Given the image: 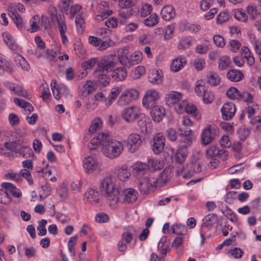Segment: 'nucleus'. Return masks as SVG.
I'll list each match as a JSON object with an SVG mask.
<instances>
[{"mask_svg": "<svg viewBox=\"0 0 261 261\" xmlns=\"http://www.w3.org/2000/svg\"><path fill=\"white\" fill-rule=\"evenodd\" d=\"M234 17L242 22H246L248 19V16L243 10H235L234 11Z\"/></svg>", "mask_w": 261, "mask_h": 261, "instance_id": "nucleus-48", "label": "nucleus"}, {"mask_svg": "<svg viewBox=\"0 0 261 261\" xmlns=\"http://www.w3.org/2000/svg\"><path fill=\"white\" fill-rule=\"evenodd\" d=\"M187 61L185 58L182 57H177L173 60L170 65V69L174 72L179 71L186 64Z\"/></svg>", "mask_w": 261, "mask_h": 261, "instance_id": "nucleus-20", "label": "nucleus"}, {"mask_svg": "<svg viewBox=\"0 0 261 261\" xmlns=\"http://www.w3.org/2000/svg\"><path fill=\"white\" fill-rule=\"evenodd\" d=\"M162 71L159 70L153 71L149 76V81L154 84H160L162 83Z\"/></svg>", "mask_w": 261, "mask_h": 261, "instance_id": "nucleus-33", "label": "nucleus"}, {"mask_svg": "<svg viewBox=\"0 0 261 261\" xmlns=\"http://www.w3.org/2000/svg\"><path fill=\"white\" fill-rule=\"evenodd\" d=\"M138 180L139 190L144 194L149 193L156 186L157 179L152 177L144 176Z\"/></svg>", "mask_w": 261, "mask_h": 261, "instance_id": "nucleus-4", "label": "nucleus"}, {"mask_svg": "<svg viewBox=\"0 0 261 261\" xmlns=\"http://www.w3.org/2000/svg\"><path fill=\"white\" fill-rule=\"evenodd\" d=\"M214 100V95L211 91H204L203 101L205 103H211Z\"/></svg>", "mask_w": 261, "mask_h": 261, "instance_id": "nucleus-54", "label": "nucleus"}, {"mask_svg": "<svg viewBox=\"0 0 261 261\" xmlns=\"http://www.w3.org/2000/svg\"><path fill=\"white\" fill-rule=\"evenodd\" d=\"M158 19L156 14H152L144 20L145 25L147 27H153L158 22Z\"/></svg>", "mask_w": 261, "mask_h": 261, "instance_id": "nucleus-45", "label": "nucleus"}, {"mask_svg": "<svg viewBox=\"0 0 261 261\" xmlns=\"http://www.w3.org/2000/svg\"><path fill=\"white\" fill-rule=\"evenodd\" d=\"M185 109L188 114L192 115L193 117L197 120L200 119L201 116L198 114L197 108L192 103H188L184 102Z\"/></svg>", "mask_w": 261, "mask_h": 261, "instance_id": "nucleus-29", "label": "nucleus"}, {"mask_svg": "<svg viewBox=\"0 0 261 261\" xmlns=\"http://www.w3.org/2000/svg\"><path fill=\"white\" fill-rule=\"evenodd\" d=\"M94 76L97 79V83L103 87L107 86L111 81L110 77L107 75V73L98 70L94 71Z\"/></svg>", "mask_w": 261, "mask_h": 261, "instance_id": "nucleus-16", "label": "nucleus"}, {"mask_svg": "<svg viewBox=\"0 0 261 261\" xmlns=\"http://www.w3.org/2000/svg\"><path fill=\"white\" fill-rule=\"evenodd\" d=\"M192 44L191 40L187 38L181 39L178 43V48L185 50L188 48Z\"/></svg>", "mask_w": 261, "mask_h": 261, "instance_id": "nucleus-57", "label": "nucleus"}, {"mask_svg": "<svg viewBox=\"0 0 261 261\" xmlns=\"http://www.w3.org/2000/svg\"><path fill=\"white\" fill-rule=\"evenodd\" d=\"M99 192L93 189H89L85 194L86 201L92 204H96L99 203Z\"/></svg>", "mask_w": 261, "mask_h": 261, "instance_id": "nucleus-15", "label": "nucleus"}, {"mask_svg": "<svg viewBox=\"0 0 261 261\" xmlns=\"http://www.w3.org/2000/svg\"><path fill=\"white\" fill-rule=\"evenodd\" d=\"M130 242V234L128 231H125L122 234V239L118 244V249L120 251H123L126 248V243Z\"/></svg>", "mask_w": 261, "mask_h": 261, "instance_id": "nucleus-30", "label": "nucleus"}, {"mask_svg": "<svg viewBox=\"0 0 261 261\" xmlns=\"http://www.w3.org/2000/svg\"><path fill=\"white\" fill-rule=\"evenodd\" d=\"M218 63V68L220 70L225 69L228 67L229 65V59L227 57L223 56L219 59Z\"/></svg>", "mask_w": 261, "mask_h": 261, "instance_id": "nucleus-55", "label": "nucleus"}, {"mask_svg": "<svg viewBox=\"0 0 261 261\" xmlns=\"http://www.w3.org/2000/svg\"><path fill=\"white\" fill-rule=\"evenodd\" d=\"M217 130L211 125H207L201 134V142L203 145H207L214 141L217 136Z\"/></svg>", "mask_w": 261, "mask_h": 261, "instance_id": "nucleus-5", "label": "nucleus"}, {"mask_svg": "<svg viewBox=\"0 0 261 261\" xmlns=\"http://www.w3.org/2000/svg\"><path fill=\"white\" fill-rule=\"evenodd\" d=\"M83 167L87 173H91L98 168V163L92 156H89L83 161Z\"/></svg>", "mask_w": 261, "mask_h": 261, "instance_id": "nucleus-13", "label": "nucleus"}, {"mask_svg": "<svg viewBox=\"0 0 261 261\" xmlns=\"http://www.w3.org/2000/svg\"><path fill=\"white\" fill-rule=\"evenodd\" d=\"M102 126V121L99 118L94 119L89 128V132L93 134L96 132L97 129L100 128Z\"/></svg>", "mask_w": 261, "mask_h": 261, "instance_id": "nucleus-43", "label": "nucleus"}, {"mask_svg": "<svg viewBox=\"0 0 261 261\" xmlns=\"http://www.w3.org/2000/svg\"><path fill=\"white\" fill-rule=\"evenodd\" d=\"M12 90L19 96L24 97L29 99L31 98V95L29 94L27 91L23 90L21 87L19 86H14L13 87Z\"/></svg>", "mask_w": 261, "mask_h": 261, "instance_id": "nucleus-47", "label": "nucleus"}, {"mask_svg": "<svg viewBox=\"0 0 261 261\" xmlns=\"http://www.w3.org/2000/svg\"><path fill=\"white\" fill-rule=\"evenodd\" d=\"M56 18L58 22L57 28L61 36L62 42L64 44H66L68 43V41L65 35V32L67 31V28L65 18L64 16L60 15L56 16Z\"/></svg>", "mask_w": 261, "mask_h": 261, "instance_id": "nucleus-12", "label": "nucleus"}, {"mask_svg": "<svg viewBox=\"0 0 261 261\" xmlns=\"http://www.w3.org/2000/svg\"><path fill=\"white\" fill-rule=\"evenodd\" d=\"M190 169H188L183 175L184 178H187L193 175L194 173H199L201 171V166L199 163H192L190 164Z\"/></svg>", "mask_w": 261, "mask_h": 261, "instance_id": "nucleus-26", "label": "nucleus"}, {"mask_svg": "<svg viewBox=\"0 0 261 261\" xmlns=\"http://www.w3.org/2000/svg\"><path fill=\"white\" fill-rule=\"evenodd\" d=\"M132 167L133 176L138 179L143 178L148 171V167L146 166V164L141 162H136Z\"/></svg>", "mask_w": 261, "mask_h": 261, "instance_id": "nucleus-11", "label": "nucleus"}, {"mask_svg": "<svg viewBox=\"0 0 261 261\" xmlns=\"http://www.w3.org/2000/svg\"><path fill=\"white\" fill-rule=\"evenodd\" d=\"M151 148L153 153L159 154L162 152L165 145V138L161 133L156 134L153 137Z\"/></svg>", "mask_w": 261, "mask_h": 261, "instance_id": "nucleus-7", "label": "nucleus"}, {"mask_svg": "<svg viewBox=\"0 0 261 261\" xmlns=\"http://www.w3.org/2000/svg\"><path fill=\"white\" fill-rule=\"evenodd\" d=\"M120 93V90L117 88L112 89L109 96L108 97L109 105H111L113 100H114Z\"/></svg>", "mask_w": 261, "mask_h": 261, "instance_id": "nucleus-63", "label": "nucleus"}, {"mask_svg": "<svg viewBox=\"0 0 261 261\" xmlns=\"http://www.w3.org/2000/svg\"><path fill=\"white\" fill-rule=\"evenodd\" d=\"M213 41L217 46L221 48L223 47L225 44L224 38L218 35H216L213 37Z\"/></svg>", "mask_w": 261, "mask_h": 261, "instance_id": "nucleus-61", "label": "nucleus"}, {"mask_svg": "<svg viewBox=\"0 0 261 261\" xmlns=\"http://www.w3.org/2000/svg\"><path fill=\"white\" fill-rule=\"evenodd\" d=\"M46 224L47 221L46 220L42 219L39 222V224L37 228L38 231H39V236H43L46 234L47 231L45 228Z\"/></svg>", "mask_w": 261, "mask_h": 261, "instance_id": "nucleus-51", "label": "nucleus"}, {"mask_svg": "<svg viewBox=\"0 0 261 261\" xmlns=\"http://www.w3.org/2000/svg\"><path fill=\"white\" fill-rule=\"evenodd\" d=\"M113 140L110 138L108 134L100 133L96 138L92 139V143H97L98 145L101 146V147H103L109 144L110 142H112Z\"/></svg>", "mask_w": 261, "mask_h": 261, "instance_id": "nucleus-17", "label": "nucleus"}, {"mask_svg": "<svg viewBox=\"0 0 261 261\" xmlns=\"http://www.w3.org/2000/svg\"><path fill=\"white\" fill-rule=\"evenodd\" d=\"M166 135L168 139L171 141H175L177 139L176 131L172 128H168L166 130Z\"/></svg>", "mask_w": 261, "mask_h": 261, "instance_id": "nucleus-64", "label": "nucleus"}, {"mask_svg": "<svg viewBox=\"0 0 261 261\" xmlns=\"http://www.w3.org/2000/svg\"><path fill=\"white\" fill-rule=\"evenodd\" d=\"M2 35L5 42L11 49L16 50L17 48V44L10 34L5 32Z\"/></svg>", "mask_w": 261, "mask_h": 261, "instance_id": "nucleus-32", "label": "nucleus"}, {"mask_svg": "<svg viewBox=\"0 0 261 261\" xmlns=\"http://www.w3.org/2000/svg\"><path fill=\"white\" fill-rule=\"evenodd\" d=\"M150 115L151 116L154 122H160L165 114V109L160 106H155L154 107H152Z\"/></svg>", "mask_w": 261, "mask_h": 261, "instance_id": "nucleus-18", "label": "nucleus"}, {"mask_svg": "<svg viewBox=\"0 0 261 261\" xmlns=\"http://www.w3.org/2000/svg\"><path fill=\"white\" fill-rule=\"evenodd\" d=\"M226 76L230 81L238 82L243 79L244 74L242 71L239 70L230 69L228 71Z\"/></svg>", "mask_w": 261, "mask_h": 261, "instance_id": "nucleus-23", "label": "nucleus"}, {"mask_svg": "<svg viewBox=\"0 0 261 261\" xmlns=\"http://www.w3.org/2000/svg\"><path fill=\"white\" fill-rule=\"evenodd\" d=\"M4 71L11 73L13 71L12 65L7 60L3 59L0 64V74H3Z\"/></svg>", "mask_w": 261, "mask_h": 261, "instance_id": "nucleus-46", "label": "nucleus"}, {"mask_svg": "<svg viewBox=\"0 0 261 261\" xmlns=\"http://www.w3.org/2000/svg\"><path fill=\"white\" fill-rule=\"evenodd\" d=\"M236 111V106L231 102H226L221 109L222 117L224 120H229L232 118Z\"/></svg>", "mask_w": 261, "mask_h": 261, "instance_id": "nucleus-9", "label": "nucleus"}, {"mask_svg": "<svg viewBox=\"0 0 261 261\" xmlns=\"http://www.w3.org/2000/svg\"><path fill=\"white\" fill-rule=\"evenodd\" d=\"M75 21L78 33L82 34L85 28V23L84 18L81 15H79L76 17Z\"/></svg>", "mask_w": 261, "mask_h": 261, "instance_id": "nucleus-41", "label": "nucleus"}, {"mask_svg": "<svg viewBox=\"0 0 261 261\" xmlns=\"http://www.w3.org/2000/svg\"><path fill=\"white\" fill-rule=\"evenodd\" d=\"M218 220V216L215 214H210L206 215L204 219H203L204 222L202 225V226H209L214 224Z\"/></svg>", "mask_w": 261, "mask_h": 261, "instance_id": "nucleus-37", "label": "nucleus"}, {"mask_svg": "<svg viewBox=\"0 0 261 261\" xmlns=\"http://www.w3.org/2000/svg\"><path fill=\"white\" fill-rule=\"evenodd\" d=\"M143 54L140 51H135L134 55L132 56V65L139 63L142 60Z\"/></svg>", "mask_w": 261, "mask_h": 261, "instance_id": "nucleus-58", "label": "nucleus"}, {"mask_svg": "<svg viewBox=\"0 0 261 261\" xmlns=\"http://www.w3.org/2000/svg\"><path fill=\"white\" fill-rule=\"evenodd\" d=\"M111 75L113 78L117 81H122L126 77V72L123 68H116L115 70H113Z\"/></svg>", "mask_w": 261, "mask_h": 261, "instance_id": "nucleus-34", "label": "nucleus"}, {"mask_svg": "<svg viewBox=\"0 0 261 261\" xmlns=\"http://www.w3.org/2000/svg\"><path fill=\"white\" fill-rule=\"evenodd\" d=\"M118 61L127 67L130 66V54L129 47L122 49L121 54H119L118 57H106L98 60L96 70L107 73L111 72L116 67Z\"/></svg>", "mask_w": 261, "mask_h": 261, "instance_id": "nucleus-1", "label": "nucleus"}, {"mask_svg": "<svg viewBox=\"0 0 261 261\" xmlns=\"http://www.w3.org/2000/svg\"><path fill=\"white\" fill-rule=\"evenodd\" d=\"M230 18V15L227 11L221 12L217 17V23L222 24L228 21Z\"/></svg>", "mask_w": 261, "mask_h": 261, "instance_id": "nucleus-50", "label": "nucleus"}, {"mask_svg": "<svg viewBox=\"0 0 261 261\" xmlns=\"http://www.w3.org/2000/svg\"><path fill=\"white\" fill-rule=\"evenodd\" d=\"M2 187L15 197H19L21 195L20 191L16 188L14 185L10 182H4L2 184Z\"/></svg>", "mask_w": 261, "mask_h": 261, "instance_id": "nucleus-25", "label": "nucleus"}, {"mask_svg": "<svg viewBox=\"0 0 261 261\" xmlns=\"http://www.w3.org/2000/svg\"><path fill=\"white\" fill-rule=\"evenodd\" d=\"M172 233L177 235L184 236L187 233L186 226L181 224H175L172 226Z\"/></svg>", "mask_w": 261, "mask_h": 261, "instance_id": "nucleus-38", "label": "nucleus"}, {"mask_svg": "<svg viewBox=\"0 0 261 261\" xmlns=\"http://www.w3.org/2000/svg\"><path fill=\"white\" fill-rule=\"evenodd\" d=\"M220 79L218 75L215 72L210 73L208 76V82L212 86H216L220 83Z\"/></svg>", "mask_w": 261, "mask_h": 261, "instance_id": "nucleus-52", "label": "nucleus"}, {"mask_svg": "<svg viewBox=\"0 0 261 261\" xmlns=\"http://www.w3.org/2000/svg\"><path fill=\"white\" fill-rule=\"evenodd\" d=\"M187 155V149L179 147L175 154L176 162L180 164L183 163L186 159Z\"/></svg>", "mask_w": 261, "mask_h": 261, "instance_id": "nucleus-35", "label": "nucleus"}, {"mask_svg": "<svg viewBox=\"0 0 261 261\" xmlns=\"http://www.w3.org/2000/svg\"><path fill=\"white\" fill-rule=\"evenodd\" d=\"M118 202L124 204H129L130 203V188H126L121 191Z\"/></svg>", "mask_w": 261, "mask_h": 261, "instance_id": "nucleus-28", "label": "nucleus"}, {"mask_svg": "<svg viewBox=\"0 0 261 261\" xmlns=\"http://www.w3.org/2000/svg\"><path fill=\"white\" fill-rule=\"evenodd\" d=\"M118 179L122 181L125 182L129 180L130 176V172L127 165H124L119 168L116 172Z\"/></svg>", "mask_w": 261, "mask_h": 261, "instance_id": "nucleus-14", "label": "nucleus"}, {"mask_svg": "<svg viewBox=\"0 0 261 261\" xmlns=\"http://www.w3.org/2000/svg\"><path fill=\"white\" fill-rule=\"evenodd\" d=\"M182 138L180 140L179 147L186 148L190 146L193 142L194 137L193 135L182 136Z\"/></svg>", "mask_w": 261, "mask_h": 261, "instance_id": "nucleus-36", "label": "nucleus"}, {"mask_svg": "<svg viewBox=\"0 0 261 261\" xmlns=\"http://www.w3.org/2000/svg\"><path fill=\"white\" fill-rule=\"evenodd\" d=\"M121 7L119 10V15L121 17L120 22L125 23V19H128L130 16V0H124L121 1L120 3Z\"/></svg>", "mask_w": 261, "mask_h": 261, "instance_id": "nucleus-10", "label": "nucleus"}, {"mask_svg": "<svg viewBox=\"0 0 261 261\" xmlns=\"http://www.w3.org/2000/svg\"><path fill=\"white\" fill-rule=\"evenodd\" d=\"M123 149L122 143L115 140L110 142L106 147H101V151L103 154L111 159L119 156Z\"/></svg>", "mask_w": 261, "mask_h": 261, "instance_id": "nucleus-3", "label": "nucleus"}, {"mask_svg": "<svg viewBox=\"0 0 261 261\" xmlns=\"http://www.w3.org/2000/svg\"><path fill=\"white\" fill-rule=\"evenodd\" d=\"M145 73V68L144 66H138L134 71V74L133 76V79H137L141 77V75L144 74Z\"/></svg>", "mask_w": 261, "mask_h": 261, "instance_id": "nucleus-60", "label": "nucleus"}, {"mask_svg": "<svg viewBox=\"0 0 261 261\" xmlns=\"http://www.w3.org/2000/svg\"><path fill=\"white\" fill-rule=\"evenodd\" d=\"M146 166H147L148 170H149V171H155L160 169V163L155 159H148Z\"/></svg>", "mask_w": 261, "mask_h": 261, "instance_id": "nucleus-44", "label": "nucleus"}, {"mask_svg": "<svg viewBox=\"0 0 261 261\" xmlns=\"http://www.w3.org/2000/svg\"><path fill=\"white\" fill-rule=\"evenodd\" d=\"M182 96L180 92L176 91H171L170 93L168 94L166 97V102L168 106H173L177 103Z\"/></svg>", "mask_w": 261, "mask_h": 261, "instance_id": "nucleus-21", "label": "nucleus"}, {"mask_svg": "<svg viewBox=\"0 0 261 261\" xmlns=\"http://www.w3.org/2000/svg\"><path fill=\"white\" fill-rule=\"evenodd\" d=\"M130 103V90L127 89L124 91L119 97L117 101L118 105L124 107L127 106Z\"/></svg>", "mask_w": 261, "mask_h": 261, "instance_id": "nucleus-24", "label": "nucleus"}, {"mask_svg": "<svg viewBox=\"0 0 261 261\" xmlns=\"http://www.w3.org/2000/svg\"><path fill=\"white\" fill-rule=\"evenodd\" d=\"M98 189L109 205L112 208H115L119 199L120 192L116 187L115 179L111 176L102 178L99 180Z\"/></svg>", "mask_w": 261, "mask_h": 261, "instance_id": "nucleus-2", "label": "nucleus"}, {"mask_svg": "<svg viewBox=\"0 0 261 261\" xmlns=\"http://www.w3.org/2000/svg\"><path fill=\"white\" fill-rule=\"evenodd\" d=\"M250 130L245 126H242L238 130L239 138L241 140H245L249 135Z\"/></svg>", "mask_w": 261, "mask_h": 261, "instance_id": "nucleus-49", "label": "nucleus"}, {"mask_svg": "<svg viewBox=\"0 0 261 261\" xmlns=\"http://www.w3.org/2000/svg\"><path fill=\"white\" fill-rule=\"evenodd\" d=\"M8 10L9 15L13 20L16 26L19 29H21L23 27V22L19 14L17 13L15 9L12 7H9Z\"/></svg>", "mask_w": 261, "mask_h": 261, "instance_id": "nucleus-22", "label": "nucleus"}, {"mask_svg": "<svg viewBox=\"0 0 261 261\" xmlns=\"http://www.w3.org/2000/svg\"><path fill=\"white\" fill-rule=\"evenodd\" d=\"M159 98V94L155 90H148L144 95L142 104L146 109L156 106V101Z\"/></svg>", "mask_w": 261, "mask_h": 261, "instance_id": "nucleus-6", "label": "nucleus"}, {"mask_svg": "<svg viewBox=\"0 0 261 261\" xmlns=\"http://www.w3.org/2000/svg\"><path fill=\"white\" fill-rule=\"evenodd\" d=\"M152 11V7L148 4H145L141 8L140 15L142 17H145L149 14Z\"/></svg>", "mask_w": 261, "mask_h": 261, "instance_id": "nucleus-59", "label": "nucleus"}, {"mask_svg": "<svg viewBox=\"0 0 261 261\" xmlns=\"http://www.w3.org/2000/svg\"><path fill=\"white\" fill-rule=\"evenodd\" d=\"M218 149L215 145L210 146L206 150V155L209 159L216 158L217 157V152Z\"/></svg>", "mask_w": 261, "mask_h": 261, "instance_id": "nucleus-53", "label": "nucleus"}, {"mask_svg": "<svg viewBox=\"0 0 261 261\" xmlns=\"http://www.w3.org/2000/svg\"><path fill=\"white\" fill-rule=\"evenodd\" d=\"M247 12L250 15V18L254 20L256 19L258 16L261 15V6H249L247 7Z\"/></svg>", "mask_w": 261, "mask_h": 261, "instance_id": "nucleus-27", "label": "nucleus"}, {"mask_svg": "<svg viewBox=\"0 0 261 261\" xmlns=\"http://www.w3.org/2000/svg\"><path fill=\"white\" fill-rule=\"evenodd\" d=\"M98 59L97 58H93L83 62L81 64V67L84 70L91 69L96 64H97Z\"/></svg>", "mask_w": 261, "mask_h": 261, "instance_id": "nucleus-42", "label": "nucleus"}, {"mask_svg": "<svg viewBox=\"0 0 261 261\" xmlns=\"http://www.w3.org/2000/svg\"><path fill=\"white\" fill-rule=\"evenodd\" d=\"M226 96L231 99H240L241 93L235 87H230L226 92Z\"/></svg>", "mask_w": 261, "mask_h": 261, "instance_id": "nucleus-39", "label": "nucleus"}, {"mask_svg": "<svg viewBox=\"0 0 261 261\" xmlns=\"http://www.w3.org/2000/svg\"><path fill=\"white\" fill-rule=\"evenodd\" d=\"M83 88V94L85 97L91 94L96 90L94 86V84L90 81L87 82V83L84 85Z\"/></svg>", "mask_w": 261, "mask_h": 261, "instance_id": "nucleus-40", "label": "nucleus"}, {"mask_svg": "<svg viewBox=\"0 0 261 261\" xmlns=\"http://www.w3.org/2000/svg\"><path fill=\"white\" fill-rule=\"evenodd\" d=\"M161 15L164 20L169 21L175 17V12L173 6L168 5L163 8L161 12Z\"/></svg>", "mask_w": 261, "mask_h": 261, "instance_id": "nucleus-19", "label": "nucleus"}, {"mask_svg": "<svg viewBox=\"0 0 261 261\" xmlns=\"http://www.w3.org/2000/svg\"><path fill=\"white\" fill-rule=\"evenodd\" d=\"M16 62H17V64H19L23 69L28 70L30 69L29 65L25 59L21 56H19L17 57Z\"/></svg>", "mask_w": 261, "mask_h": 261, "instance_id": "nucleus-56", "label": "nucleus"}, {"mask_svg": "<svg viewBox=\"0 0 261 261\" xmlns=\"http://www.w3.org/2000/svg\"><path fill=\"white\" fill-rule=\"evenodd\" d=\"M193 64L195 68L199 71L204 68L205 61L202 58H196L194 61Z\"/></svg>", "mask_w": 261, "mask_h": 261, "instance_id": "nucleus-62", "label": "nucleus"}, {"mask_svg": "<svg viewBox=\"0 0 261 261\" xmlns=\"http://www.w3.org/2000/svg\"><path fill=\"white\" fill-rule=\"evenodd\" d=\"M145 115L141 110L135 107H132V123L134 124H137L142 131L145 126V120H144Z\"/></svg>", "mask_w": 261, "mask_h": 261, "instance_id": "nucleus-8", "label": "nucleus"}, {"mask_svg": "<svg viewBox=\"0 0 261 261\" xmlns=\"http://www.w3.org/2000/svg\"><path fill=\"white\" fill-rule=\"evenodd\" d=\"M141 144L142 140L140 135L137 134H132V153L137 151Z\"/></svg>", "mask_w": 261, "mask_h": 261, "instance_id": "nucleus-31", "label": "nucleus"}]
</instances>
